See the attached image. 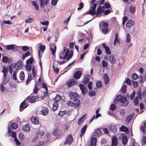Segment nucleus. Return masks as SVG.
Here are the masks:
<instances>
[{
	"label": "nucleus",
	"mask_w": 146,
	"mask_h": 146,
	"mask_svg": "<svg viewBox=\"0 0 146 146\" xmlns=\"http://www.w3.org/2000/svg\"><path fill=\"white\" fill-rule=\"evenodd\" d=\"M119 101L122 103V105L123 106H127L129 103L126 97L120 95H118L116 97L114 102L115 104H117Z\"/></svg>",
	"instance_id": "f257e3e1"
},
{
	"label": "nucleus",
	"mask_w": 146,
	"mask_h": 146,
	"mask_svg": "<svg viewBox=\"0 0 146 146\" xmlns=\"http://www.w3.org/2000/svg\"><path fill=\"white\" fill-rule=\"evenodd\" d=\"M100 28L102 29V32L105 34H106L108 31V27L109 26V23L106 22H102V23L99 25Z\"/></svg>",
	"instance_id": "f03ea898"
},
{
	"label": "nucleus",
	"mask_w": 146,
	"mask_h": 146,
	"mask_svg": "<svg viewBox=\"0 0 146 146\" xmlns=\"http://www.w3.org/2000/svg\"><path fill=\"white\" fill-rule=\"evenodd\" d=\"M33 61V58L32 57L30 58L27 60V64L25 66V67L27 70L30 71L31 70L32 66L31 64L32 63Z\"/></svg>",
	"instance_id": "7ed1b4c3"
},
{
	"label": "nucleus",
	"mask_w": 146,
	"mask_h": 146,
	"mask_svg": "<svg viewBox=\"0 0 146 146\" xmlns=\"http://www.w3.org/2000/svg\"><path fill=\"white\" fill-rule=\"evenodd\" d=\"M66 84L69 87L76 86L78 85L77 81L74 80V79H71L67 81Z\"/></svg>",
	"instance_id": "20e7f679"
},
{
	"label": "nucleus",
	"mask_w": 146,
	"mask_h": 146,
	"mask_svg": "<svg viewBox=\"0 0 146 146\" xmlns=\"http://www.w3.org/2000/svg\"><path fill=\"white\" fill-rule=\"evenodd\" d=\"M73 138L72 135L70 134L68 135L66 137V141L64 142L65 145H70L73 142Z\"/></svg>",
	"instance_id": "39448f33"
},
{
	"label": "nucleus",
	"mask_w": 146,
	"mask_h": 146,
	"mask_svg": "<svg viewBox=\"0 0 146 146\" xmlns=\"http://www.w3.org/2000/svg\"><path fill=\"white\" fill-rule=\"evenodd\" d=\"M79 87L83 95H85L87 94L88 90L84 85L82 84H79Z\"/></svg>",
	"instance_id": "423d86ee"
},
{
	"label": "nucleus",
	"mask_w": 146,
	"mask_h": 146,
	"mask_svg": "<svg viewBox=\"0 0 146 146\" xmlns=\"http://www.w3.org/2000/svg\"><path fill=\"white\" fill-rule=\"evenodd\" d=\"M61 131L59 129H55L53 131V135L57 138H60L61 137Z\"/></svg>",
	"instance_id": "0eeeda50"
},
{
	"label": "nucleus",
	"mask_w": 146,
	"mask_h": 146,
	"mask_svg": "<svg viewBox=\"0 0 146 146\" xmlns=\"http://www.w3.org/2000/svg\"><path fill=\"white\" fill-rule=\"evenodd\" d=\"M13 66L16 69V70L17 71L18 69L21 68L23 66V62L21 60H19Z\"/></svg>",
	"instance_id": "6e6552de"
},
{
	"label": "nucleus",
	"mask_w": 146,
	"mask_h": 146,
	"mask_svg": "<svg viewBox=\"0 0 146 146\" xmlns=\"http://www.w3.org/2000/svg\"><path fill=\"white\" fill-rule=\"evenodd\" d=\"M50 0H40V5L41 8H44V6H47L49 4Z\"/></svg>",
	"instance_id": "1a4fd4ad"
},
{
	"label": "nucleus",
	"mask_w": 146,
	"mask_h": 146,
	"mask_svg": "<svg viewBox=\"0 0 146 146\" xmlns=\"http://www.w3.org/2000/svg\"><path fill=\"white\" fill-rule=\"evenodd\" d=\"M39 50L38 51V54L39 58L40 60L42 56V54H40V51H41L42 52H43L45 49L46 47L44 45H40L39 46Z\"/></svg>",
	"instance_id": "9d476101"
},
{
	"label": "nucleus",
	"mask_w": 146,
	"mask_h": 146,
	"mask_svg": "<svg viewBox=\"0 0 146 146\" xmlns=\"http://www.w3.org/2000/svg\"><path fill=\"white\" fill-rule=\"evenodd\" d=\"M69 95L70 99L72 100L75 101L78 98V96L76 93L71 92L69 93Z\"/></svg>",
	"instance_id": "9b49d317"
},
{
	"label": "nucleus",
	"mask_w": 146,
	"mask_h": 146,
	"mask_svg": "<svg viewBox=\"0 0 146 146\" xmlns=\"http://www.w3.org/2000/svg\"><path fill=\"white\" fill-rule=\"evenodd\" d=\"M50 48L52 54L55 55L56 49V47L55 44L53 43L51 44Z\"/></svg>",
	"instance_id": "f8f14e48"
},
{
	"label": "nucleus",
	"mask_w": 146,
	"mask_h": 146,
	"mask_svg": "<svg viewBox=\"0 0 146 146\" xmlns=\"http://www.w3.org/2000/svg\"><path fill=\"white\" fill-rule=\"evenodd\" d=\"M104 11V10L102 9V8L100 6L98 7L96 10V16L100 17V15Z\"/></svg>",
	"instance_id": "ddd939ff"
},
{
	"label": "nucleus",
	"mask_w": 146,
	"mask_h": 146,
	"mask_svg": "<svg viewBox=\"0 0 146 146\" xmlns=\"http://www.w3.org/2000/svg\"><path fill=\"white\" fill-rule=\"evenodd\" d=\"M102 134V132L100 130V128L96 129H95L94 133L93 134L94 136H101Z\"/></svg>",
	"instance_id": "4468645a"
},
{
	"label": "nucleus",
	"mask_w": 146,
	"mask_h": 146,
	"mask_svg": "<svg viewBox=\"0 0 146 146\" xmlns=\"http://www.w3.org/2000/svg\"><path fill=\"white\" fill-rule=\"evenodd\" d=\"M117 138L116 136H114L112 138L111 146H117Z\"/></svg>",
	"instance_id": "2eb2a0df"
},
{
	"label": "nucleus",
	"mask_w": 146,
	"mask_h": 146,
	"mask_svg": "<svg viewBox=\"0 0 146 146\" xmlns=\"http://www.w3.org/2000/svg\"><path fill=\"white\" fill-rule=\"evenodd\" d=\"M109 128L110 130L112 133H116L117 130V128L116 125H110L109 126Z\"/></svg>",
	"instance_id": "dca6fc26"
},
{
	"label": "nucleus",
	"mask_w": 146,
	"mask_h": 146,
	"mask_svg": "<svg viewBox=\"0 0 146 146\" xmlns=\"http://www.w3.org/2000/svg\"><path fill=\"white\" fill-rule=\"evenodd\" d=\"M87 125H85L81 129L80 132L81 134L80 135V137L82 139V137L83 135H84L85 132L86 130Z\"/></svg>",
	"instance_id": "f3484780"
},
{
	"label": "nucleus",
	"mask_w": 146,
	"mask_h": 146,
	"mask_svg": "<svg viewBox=\"0 0 146 146\" xmlns=\"http://www.w3.org/2000/svg\"><path fill=\"white\" fill-rule=\"evenodd\" d=\"M81 75L82 74L81 71H78L74 73L73 77L75 79L78 80L80 77Z\"/></svg>",
	"instance_id": "a211bd4d"
},
{
	"label": "nucleus",
	"mask_w": 146,
	"mask_h": 146,
	"mask_svg": "<svg viewBox=\"0 0 146 146\" xmlns=\"http://www.w3.org/2000/svg\"><path fill=\"white\" fill-rule=\"evenodd\" d=\"M103 79L105 84H107L109 82V78L108 74L106 73L104 74L103 77Z\"/></svg>",
	"instance_id": "6ab92c4d"
},
{
	"label": "nucleus",
	"mask_w": 146,
	"mask_h": 146,
	"mask_svg": "<svg viewBox=\"0 0 146 146\" xmlns=\"http://www.w3.org/2000/svg\"><path fill=\"white\" fill-rule=\"evenodd\" d=\"M90 78L89 75H85L82 81V83L84 84H86L89 82Z\"/></svg>",
	"instance_id": "aec40b11"
},
{
	"label": "nucleus",
	"mask_w": 146,
	"mask_h": 146,
	"mask_svg": "<svg viewBox=\"0 0 146 146\" xmlns=\"http://www.w3.org/2000/svg\"><path fill=\"white\" fill-rule=\"evenodd\" d=\"M41 114L44 116L47 115L48 113V108L46 107H44L42 109Z\"/></svg>",
	"instance_id": "412c9836"
},
{
	"label": "nucleus",
	"mask_w": 146,
	"mask_h": 146,
	"mask_svg": "<svg viewBox=\"0 0 146 146\" xmlns=\"http://www.w3.org/2000/svg\"><path fill=\"white\" fill-rule=\"evenodd\" d=\"M25 101H24L21 103L20 106L19 110L20 111H22L27 106V104L25 103Z\"/></svg>",
	"instance_id": "4be33fe9"
},
{
	"label": "nucleus",
	"mask_w": 146,
	"mask_h": 146,
	"mask_svg": "<svg viewBox=\"0 0 146 146\" xmlns=\"http://www.w3.org/2000/svg\"><path fill=\"white\" fill-rule=\"evenodd\" d=\"M86 115L85 114L83 115L78 120L77 122V123L79 125H80L84 122L85 119V118H84L86 117Z\"/></svg>",
	"instance_id": "5701e85b"
},
{
	"label": "nucleus",
	"mask_w": 146,
	"mask_h": 146,
	"mask_svg": "<svg viewBox=\"0 0 146 146\" xmlns=\"http://www.w3.org/2000/svg\"><path fill=\"white\" fill-rule=\"evenodd\" d=\"M31 95L29 96L27 99H26V101L27 100H29V103H32L35 102L36 98L35 96H31Z\"/></svg>",
	"instance_id": "b1692460"
},
{
	"label": "nucleus",
	"mask_w": 146,
	"mask_h": 146,
	"mask_svg": "<svg viewBox=\"0 0 146 146\" xmlns=\"http://www.w3.org/2000/svg\"><path fill=\"white\" fill-rule=\"evenodd\" d=\"M133 117V116L131 115H128L125 119V122L127 124H128L131 122Z\"/></svg>",
	"instance_id": "393cba45"
},
{
	"label": "nucleus",
	"mask_w": 146,
	"mask_h": 146,
	"mask_svg": "<svg viewBox=\"0 0 146 146\" xmlns=\"http://www.w3.org/2000/svg\"><path fill=\"white\" fill-rule=\"evenodd\" d=\"M97 141L96 138L95 137H93L91 140L90 146H96Z\"/></svg>",
	"instance_id": "a878e982"
},
{
	"label": "nucleus",
	"mask_w": 146,
	"mask_h": 146,
	"mask_svg": "<svg viewBox=\"0 0 146 146\" xmlns=\"http://www.w3.org/2000/svg\"><path fill=\"white\" fill-rule=\"evenodd\" d=\"M44 134V132L43 131L39 129L38 131L37 132V138L39 137H41Z\"/></svg>",
	"instance_id": "bb28decb"
},
{
	"label": "nucleus",
	"mask_w": 146,
	"mask_h": 146,
	"mask_svg": "<svg viewBox=\"0 0 146 146\" xmlns=\"http://www.w3.org/2000/svg\"><path fill=\"white\" fill-rule=\"evenodd\" d=\"M103 48L105 49L106 52L108 54H111L110 51V50L109 48L106 46L105 44L104 43L103 44Z\"/></svg>",
	"instance_id": "cd10ccee"
},
{
	"label": "nucleus",
	"mask_w": 146,
	"mask_h": 146,
	"mask_svg": "<svg viewBox=\"0 0 146 146\" xmlns=\"http://www.w3.org/2000/svg\"><path fill=\"white\" fill-rule=\"evenodd\" d=\"M143 126L141 125L140 127V129L143 132H144L145 129L144 128H146V120L144 121L143 122Z\"/></svg>",
	"instance_id": "c85d7f7f"
},
{
	"label": "nucleus",
	"mask_w": 146,
	"mask_h": 146,
	"mask_svg": "<svg viewBox=\"0 0 146 146\" xmlns=\"http://www.w3.org/2000/svg\"><path fill=\"white\" fill-rule=\"evenodd\" d=\"M120 130L121 131L127 133L128 131V128L124 125L121 126L120 128Z\"/></svg>",
	"instance_id": "c756f323"
},
{
	"label": "nucleus",
	"mask_w": 146,
	"mask_h": 146,
	"mask_svg": "<svg viewBox=\"0 0 146 146\" xmlns=\"http://www.w3.org/2000/svg\"><path fill=\"white\" fill-rule=\"evenodd\" d=\"M110 62L112 64H114L115 62V58L112 55L110 56L109 57Z\"/></svg>",
	"instance_id": "7c9ffc66"
},
{
	"label": "nucleus",
	"mask_w": 146,
	"mask_h": 146,
	"mask_svg": "<svg viewBox=\"0 0 146 146\" xmlns=\"http://www.w3.org/2000/svg\"><path fill=\"white\" fill-rule=\"evenodd\" d=\"M30 129V127L28 124L22 127L23 130L25 131H28Z\"/></svg>",
	"instance_id": "2f4dec72"
},
{
	"label": "nucleus",
	"mask_w": 146,
	"mask_h": 146,
	"mask_svg": "<svg viewBox=\"0 0 146 146\" xmlns=\"http://www.w3.org/2000/svg\"><path fill=\"white\" fill-rule=\"evenodd\" d=\"M134 24L133 21L131 20H128L126 24V26L127 27H129L133 25Z\"/></svg>",
	"instance_id": "473e14b6"
},
{
	"label": "nucleus",
	"mask_w": 146,
	"mask_h": 146,
	"mask_svg": "<svg viewBox=\"0 0 146 146\" xmlns=\"http://www.w3.org/2000/svg\"><path fill=\"white\" fill-rule=\"evenodd\" d=\"M118 34L116 33L115 35V39L114 41V44L115 45V44L117 43H119L120 42L118 38Z\"/></svg>",
	"instance_id": "72a5a7b5"
},
{
	"label": "nucleus",
	"mask_w": 146,
	"mask_h": 146,
	"mask_svg": "<svg viewBox=\"0 0 146 146\" xmlns=\"http://www.w3.org/2000/svg\"><path fill=\"white\" fill-rule=\"evenodd\" d=\"M73 51L72 50H70V52L68 54V56L66 57V60H68L70 58H71L73 56Z\"/></svg>",
	"instance_id": "f704fd0d"
},
{
	"label": "nucleus",
	"mask_w": 146,
	"mask_h": 146,
	"mask_svg": "<svg viewBox=\"0 0 146 146\" xmlns=\"http://www.w3.org/2000/svg\"><path fill=\"white\" fill-rule=\"evenodd\" d=\"M122 143L125 145L127 142L128 140L126 136H123L122 138Z\"/></svg>",
	"instance_id": "c9c22d12"
},
{
	"label": "nucleus",
	"mask_w": 146,
	"mask_h": 146,
	"mask_svg": "<svg viewBox=\"0 0 146 146\" xmlns=\"http://www.w3.org/2000/svg\"><path fill=\"white\" fill-rule=\"evenodd\" d=\"M58 107V103L57 102H55L54 103L53 106L52 108L53 111H56Z\"/></svg>",
	"instance_id": "e433bc0d"
},
{
	"label": "nucleus",
	"mask_w": 146,
	"mask_h": 146,
	"mask_svg": "<svg viewBox=\"0 0 146 146\" xmlns=\"http://www.w3.org/2000/svg\"><path fill=\"white\" fill-rule=\"evenodd\" d=\"M61 99V97L59 95H57L56 97L53 98V100L55 102H57L60 101Z\"/></svg>",
	"instance_id": "4c0bfd02"
},
{
	"label": "nucleus",
	"mask_w": 146,
	"mask_h": 146,
	"mask_svg": "<svg viewBox=\"0 0 146 146\" xmlns=\"http://www.w3.org/2000/svg\"><path fill=\"white\" fill-rule=\"evenodd\" d=\"M8 72V70L7 68L3 67L2 72L3 73V76H6Z\"/></svg>",
	"instance_id": "58836bf2"
},
{
	"label": "nucleus",
	"mask_w": 146,
	"mask_h": 146,
	"mask_svg": "<svg viewBox=\"0 0 146 146\" xmlns=\"http://www.w3.org/2000/svg\"><path fill=\"white\" fill-rule=\"evenodd\" d=\"M30 120L31 122L33 124H36V117H32L31 118Z\"/></svg>",
	"instance_id": "ea45409f"
},
{
	"label": "nucleus",
	"mask_w": 146,
	"mask_h": 146,
	"mask_svg": "<svg viewBox=\"0 0 146 146\" xmlns=\"http://www.w3.org/2000/svg\"><path fill=\"white\" fill-rule=\"evenodd\" d=\"M15 48V46L13 44H10L7 45L6 48L8 50H13Z\"/></svg>",
	"instance_id": "a19ab883"
},
{
	"label": "nucleus",
	"mask_w": 146,
	"mask_h": 146,
	"mask_svg": "<svg viewBox=\"0 0 146 146\" xmlns=\"http://www.w3.org/2000/svg\"><path fill=\"white\" fill-rule=\"evenodd\" d=\"M74 103V107H78L80 104V100L77 99L75 101Z\"/></svg>",
	"instance_id": "79ce46f5"
},
{
	"label": "nucleus",
	"mask_w": 146,
	"mask_h": 146,
	"mask_svg": "<svg viewBox=\"0 0 146 146\" xmlns=\"http://www.w3.org/2000/svg\"><path fill=\"white\" fill-rule=\"evenodd\" d=\"M126 88L127 86L126 85H124L123 84L122 85L121 88V91L123 94H125L126 92Z\"/></svg>",
	"instance_id": "37998d69"
},
{
	"label": "nucleus",
	"mask_w": 146,
	"mask_h": 146,
	"mask_svg": "<svg viewBox=\"0 0 146 146\" xmlns=\"http://www.w3.org/2000/svg\"><path fill=\"white\" fill-rule=\"evenodd\" d=\"M31 79H32V77L31 76V73H29L28 78L26 81V85H27L28 84L29 82L31 80Z\"/></svg>",
	"instance_id": "c03bdc74"
},
{
	"label": "nucleus",
	"mask_w": 146,
	"mask_h": 146,
	"mask_svg": "<svg viewBox=\"0 0 146 146\" xmlns=\"http://www.w3.org/2000/svg\"><path fill=\"white\" fill-rule=\"evenodd\" d=\"M97 4L96 3H94L92 6V11L95 15L96 14V8Z\"/></svg>",
	"instance_id": "a18cd8bd"
},
{
	"label": "nucleus",
	"mask_w": 146,
	"mask_h": 146,
	"mask_svg": "<svg viewBox=\"0 0 146 146\" xmlns=\"http://www.w3.org/2000/svg\"><path fill=\"white\" fill-rule=\"evenodd\" d=\"M30 55V53L29 51H27L25 54H23L22 55V59L24 60L25 58L27 57Z\"/></svg>",
	"instance_id": "49530a36"
},
{
	"label": "nucleus",
	"mask_w": 146,
	"mask_h": 146,
	"mask_svg": "<svg viewBox=\"0 0 146 146\" xmlns=\"http://www.w3.org/2000/svg\"><path fill=\"white\" fill-rule=\"evenodd\" d=\"M116 108V106L114 104H111L110 110L112 111H114Z\"/></svg>",
	"instance_id": "de8ad7c7"
},
{
	"label": "nucleus",
	"mask_w": 146,
	"mask_h": 146,
	"mask_svg": "<svg viewBox=\"0 0 146 146\" xmlns=\"http://www.w3.org/2000/svg\"><path fill=\"white\" fill-rule=\"evenodd\" d=\"M19 77L20 79L22 80L24 79L25 78V74L24 72L22 71L19 75Z\"/></svg>",
	"instance_id": "09e8293b"
},
{
	"label": "nucleus",
	"mask_w": 146,
	"mask_h": 146,
	"mask_svg": "<svg viewBox=\"0 0 146 146\" xmlns=\"http://www.w3.org/2000/svg\"><path fill=\"white\" fill-rule=\"evenodd\" d=\"M96 86L98 88L101 87L102 86V84L100 81H97L96 82Z\"/></svg>",
	"instance_id": "8fccbe9b"
},
{
	"label": "nucleus",
	"mask_w": 146,
	"mask_h": 146,
	"mask_svg": "<svg viewBox=\"0 0 146 146\" xmlns=\"http://www.w3.org/2000/svg\"><path fill=\"white\" fill-rule=\"evenodd\" d=\"M66 110H64L63 111H60L58 113V115L60 117H62L66 114Z\"/></svg>",
	"instance_id": "3c124183"
},
{
	"label": "nucleus",
	"mask_w": 146,
	"mask_h": 146,
	"mask_svg": "<svg viewBox=\"0 0 146 146\" xmlns=\"http://www.w3.org/2000/svg\"><path fill=\"white\" fill-rule=\"evenodd\" d=\"M66 103L68 106H74V103L70 101H68L66 102Z\"/></svg>",
	"instance_id": "603ef678"
},
{
	"label": "nucleus",
	"mask_w": 146,
	"mask_h": 146,
	"mask_svg": "<svg viewBox=\"0 0 146 146\" xmlns=\"http://www.w3.org/2000/svg\"><path fill=\"white\" fill-rule=\"evenodd\" d=\"M32 74L33 77H35L36 75L35 71L36 70V68L35 66H33L32 68Z\"/></svg>",
	"instance_id": "864d4df0"
},
{
	"label": "nucleus",
	"mask_w": 146,
	"mask_h": 146,
	"mask_svg": "<svg viewBox=\"0 0 146 146\" xmlns=\"http://www.w3.org/2000/svg\"><path fill=\"white\" fill-rule=\"evenodd\" d=\"M135 7L133 5H131L130 7L129 10L132 13H133L135 11Z\"/></svg>",
	"instance_id": "5fc2aeb1"
},
{
	"label": "nucleus",
	"mask_w": 146,
	"mask_h": 146,
	"mask_svg": "<svg viewBox=\"0 0 146 146\" xmlns=\"http://www.w3.org/2000/svg\"><path fill=\"white\" fill-rule=\"evenodd\" d=\"M69 52V49H66V51L65 53V55L64 56H63L62 59H64L66 58V57L68 56V54Z\"/></svg>",
	"instance_id": "6e6d98bb"
},
{
	"label": "nucleus",
	"mask_w": 146,
	"mask_h": 146,
	"mask_svg": "<svg viewBox=\"0 0 146 146\" xmlns=\"http://www.w3.org/2000/svg\"><path fill=\"white\" fill-rule=\"evenodd\" d=\"M96 92L93 90L90 91L89 93V95L90 97L95 96L96 95Z\"/></svg>",
	"instance_id": "4d7b16f0"
},
{
	"label": "nucleus",
	"mask_w": 146,
	"mask_h": 146,
	"mask_svg": "<svg viewBox=\"0 0 146 146\" xmlns=\"http://www.w3.org/2000/svg\"><path fill=\"white\" fill-rule=\"evenodd\" d=\"M137 94L139 99L141 98V93L140 89H139L137 91Z\"/></svg>",
	"instance_id": "13d9d810"
},
{
	"label": "nucleus",
	"mask_w": 146,
	"mask_h": 146,
	"mask_svg": "<svg viewBox=\"0 0 146 146\" xmlns=\"http://www.w3.org/2000/svg\"><path fill=\"white\" fill-rule=\"evenodd\" d=\"M100 110V108L98 109L97 110H96V116L95 117V118L96 119L97 118L99 117H100L101 116V115L100 114L98 113V112H99Z\"/></svg>",
	"instance_id": "bf43d9fd"
},
{
	"label": "nucleus",
	"mask_w": 146,
	"mask_h": 146,
	"mask_svg": "<svg viewBox=\"0 0 146 146\" xmlns=\"http://www.w3.org/2000/svg\"><path fill=\"white\" fill-rule=\"evenodd\" d=\"M133 102L134 104L137 105L139 104V101L138 99V97L136 96Z\"/></svg>",
	"instance_id": "052dcab7"
},
{
	"label": "nucleus",
	"mask_w": 146,
	"mask_h": 146,
	"mask_svg": "<svg viewBox=\"0 0 146 146\" xmlns=\"http://www.w3.org/2000/svg\"><path fill=\"white\" fill-rule=\"evenodd\" d=\"M17 70H15L14 71L13 74V78L14 80H17V78L16 77V74L17 72Z\"/></svg>",
	"instance_id": "680f3d73"
},
{
	"label": "nucleus",
	"mask_w": 146,
	"mask_h": 146,
	"mask_svg": "<svg viewBox=\"0 0 146 146\" xmlns=\"http://www.w3.org/2000/svg\"><path fill=\"white\" fill-rule=\"evenodd\" d=\"M8 59V57L5 56H3L2 59V61L5 63H7Z\"/></svg>",
	"instance_id": "e2e57ef3"
},
{
	"label": "nucleus",
	"mask_w": 146,
	"mask_h": 146,
	"mask_svg": "<svg viewBox=\"0 0 146 146\" xmlns=\"http://www.w3.org/2000/svg\"><path fill=\"white\" fill-rule=\"evenodd\" d=\"M57 2V0H51V4L52 5L55 6L56 5Z\"/></svg>",
	"instance_id": "0e129e2a"
},
{
	"label": "nucleus",
	"mask_w": 146,
	"mask_h": 146,
	"mask_svg": "<svg viewBox=\"0 0 146 146\" xmlns=\"http://www.w3.org/2000/svg\"><path fill=\"white\" fill-rule=\"evenodd\" d=\"M17 127V124L15 123H12L11 125V127L12 129H16Z\"/></svg>",
	"instance_id": "69168bd1"
},
{
	"label": "nucleus",
	"mask_w": 146,
	"mask_h": 146,
	"mask_svg": "<svg viewBox=\"0 0 146 146\" xmlns=\"http://www.w3.org/2000/svg\"><path fill=\"white\" fill-rule=\"evenodd\" d=\"M132 77L133 79L135 80L138 78V76L136 73H134L132 74Z\"/></svg>",
	"instance_id": "338daca9"
},
{
	"label": "nucleus",
	"mask_w": 146,
	"mask_h": 146,
	"mask_svg": "<svg viewBox=\"0 0 146 146\" xmlns=\"http://www.w3.org/2000/svg\"><path fill=\"white\" fill-rule=\"evenodd\" d=\"M40 23L43 25H45L47 27L48 26L49 22L48 21H45L42 22H40Z\"/></svg>",
	"instance_id": "774afa93"
}]
</instances>
